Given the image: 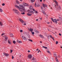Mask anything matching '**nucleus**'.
<instances>
[{"label": "nucleus", "instance_id": "nucleus-1", "mask_svg": "<svg viewBox=\"0 0 62 62\" xmlns=\"http://www.w3.org/2000/svg\"><path fill=\"white\" fill-rule=\"evenodd\" d=\"M13 10H14V11H15V12L16 13V14H17L18 15L19 14H20V13L17 10H16V9H14Z\"/></svg>", "mask_w": 62, "mask_h": 62}, {"label": "nucleus", "instance_id": "nucleus-2", "mask_svg": "<svg viewBox=\"0 0 62 62\" xmlns=\"http://www.w3.org/2000/svg\"><path fill=\"white\" fill-rule=\"evenodd\" d=\"M51 20L54 22H55L56 23H57V20L56 19H53V18H51Z\"/></svg>", "mask_w": 62, "mask_h": 62}, {"label": "nucleus", "instance_id": "nucleus-3", "mask_svg": "<svg viewBox=\"0 0 62 62\" xmlns=\"http://www.w3.org/2000/svg\"><path fill=\"white\" fill-rule=\"evenodd\" d=\"M18 9L20 11H24V10L23 9L20 7L19 8H18Z\"/></svg>", "mask_w": 62, "mask_h": 62}, {"label": "nucleus", "instance_id": "nucleus-4", "mask_svg": "<svg viewBox=\"0 0 62 62\" xmlns=\"http://www.w3.org/2000/svg\"><path fill=\"white\" fill-rule=\"evenodd\" d=\"M28 12H29V13H32V14H34V11H31L30 10H28Z\"/></svg>", "mask_w": 62, "mask_h": 62}, {"label": "nucleus", "instance_id": "nucleus-5", "mask_svg": "<svg viewBox=\"0 0 62 62\" xmlns=\"http://www.w3.org/2000/svg\"><path fill=\"white\" fill-rule=\"evenodd\" d=\"M4 38L5 41H6V40H7V39H8V37L6 36H4Z\"/></svg>", "mask_w": 62, "mask_h": 62}, {"label": "nucleus", "instance_id": "nucleus-6", "mask_svg": "<svg viewBox=\"0 0 62 62\" xmlns=\"http://www.w3.org/2000/svg\"><path fill=\"white\" fill-rule=\"evenodd\" d=\"M19 21L22 23H24V21H23V20H22V19L21 18L19 19Z\"/></svg>", "mask_w": 62, "mask_h": 62}, {"label": "nucleus", "instance_id": "nucleus-7", "mask_svg": "<svg viewBox=\"0 0 62 62\" xmlns=\"http://www.w3.org/2000/svg\"><path fill=\"white\" fill-rule=\"evenodd\" d=\"M32 14H32V13L31 14L28 13L27 14V15H28V16H31V15H32Z\"/></svg>", "mask_w": 62, "mask_h": 62}, {"label": "nucleus", "instance_id": "nucleus-8", "mask_svg": "<svg viewBox=\"0 0 62 62\" xmlns=\"http://www.w3.org/2000/svg\"><path fill=\"white\" fill-rule=\"evenodd\" d=\"M19 6L20 7H22V8H24V5H19Z\"/></svg>", "mask_w": 62, "mask_h": 62}, {"label": "nucleus", "instance_id": "nucleus-9", "mask_svg": "<svg viewBox=\"0 0 62 62\" xmlns=\"http://www.w3.org/2000/svg\"><path fill=\"white\" fill-rule=\"evenodd\" d=\"M3 54L5 55L6 56H8L9 55V54H6L5 53H3Z\"/></svg>", "mask_w": 62, "mask_h": 62}, {"label": "nucleus", "instance_id": "nucleus-10", "mask_svg": "<svg viewBox=\"0 0 62 62\" xmlns=\"http://www.w3.org/2000/svg\"><path fill=\"white\" fill-rule=\"evenodd\" d=\"M23 4L24 5H24V8L25 7V6H28V4L25 3H24Z\"/></svg>", "mask_w": 62, "mask_h": 62}, {"label": "nucleus", "instance_id": "nucleus-11", "mask_svg": "<svg viewBox=\"0 0 62 62\" xmlns=\"http://www.w3.org/2000/svg\"><path fill=\"white\" fill-rule=\"evenodd\" d=\"M28 56L29 58L31 59L32 58V55L31 54L29 55Z\"/></svg>", "mask_w": 62, "mask_h": 62}, {"label": "nucleus", "instance_id": "nucleus-12", "mask_svg": "<svg viewBox=\"0 0 62 62\" xmlns=\"http://www.w3.org/2000/svg\"><path fill=\"white\" fill-rule=\"evenodd\" d=\"M39 36L41 38H42V39H43L44 38V37L41 34H40Z\"/></svg>", "mask_w": 62, "mask_h": 62}, {"label": "nucleus", "instance_id": "nucleus-13", "mask_svg": "<svg viewBox=\"0 0 62 62\" xmlns=\"http://www.w3.org/2000/svg\"><path fill=\"white\" fill-rule=\"evenodd\" d=\"M54 2H55V4L57 5V6H58V2H57L56 1V0H55L54 1Z\"/></svg>", "mask_w": 62, "mask_h": 62}, {"label": "nucleus", "instance_id": "nucleus-14", "mask_svg": "<svg viewBox=\"0 0 62 62\" xmlns=\"http://www.w3.org/2000/svg\"><path fill=\"white\" fill-rule=\"evenodd\" d=\"M41 12H42V13H43V14L44 15L46 14V13H45V11L44 10H42Z\"/></svg>", "mask_w": 62, "mask_h": 62}, {"label": "nucleus", "instance_id": "nucleus-15", "mask_svg": "<svg viewBox=\"0 0 62 62\" xmlns=\"http://www.w3.org/2000/svg\"><path fill=\"white\" fill-rule=\"evenodd\" d=\"M50 37L51 38V39H53V40H54V38L53 37H52V36L51 35H50Z\"/></svg>", "mask_w": 62, "mask_h": 62}, {"label": "nucleus", "instance_id": "nucleus-16", "mask_svg": "<svg viewBox=\"0 0 62 62\" xmlns=\"http://www.w3.org/2000/svg\"><path fill=\"white\" fill-rule=\"evenodd\" d=\"M17 42H18V43H21L22 42V41H19L18 40H17Z\"/></svg>", "mask_w": 62, "mask_h": 62}, {"label": "nucleus", "instance_id": "nucleus-17", "mask_svg": "<svg viewBox=\"0 0 62 62\" xmlns=\"http://www.w3.org/2000/svg\"><path fill=\"white\" fill-rule=\"evenodd\" d=\"M16 3L18 4H20V2H19V1H18V0H16Z\"/></svg>", "mask_w": 62, "mask_h": 62}, {"label": "nucleus", "instance_id": "nucleus-18", "mask_svg": "<svg viewBox=\"0 0 62 62\" xmlns=\"http://www.w3.org/2000/svg\"><path fill=\"white\" fill-rule=\"evenodd\" d=\"M10 37H13V35L12 33H10Z\"/></svg>", "mask_w": 62, "mask_h": 62}, {"label": "nucleus", "instance_id": "nucleus-19", "mask_svg": "<svg viewBox=\"0 0 62 62\" xmlns=\"http://www.w3.org/2000/svg\"><path fill=\"white\" fill-rule=\"evenodd\" d=\"M30 31H31V32H33V29H32L31 28H30Z\"/></svg>", "mask_w": 62, "mask_h": 62}, {"label": "nucleus", "instance_id": "nucleus-20", "mask_svg": "<svg viewBox=\"0 0 62 62\" xmlns=\"http://www.w3.org/2000/svg\"><path fill=\"white\" fill-rule=\"evenodd\" d=\"M47 53H48V54H50V55H51V54H51V52H50V51H47Z\"/></svg>", "mask_w": 62, "mask_h": 62}, {"label": "nucleus", "instance_id": "nucleus-21", "mask_svg": "<svg viewBox=\"0 0 62 62\" xmlns=\"http://www.w3.org/2000/svg\"><path fill=\"white\" fill-rule=\"evenodd\" d=\"M55 60L57 62H58V59H57V57L55 58Z\"/></svg>", "mask_w": 62, "mask_h": 62}, {"label": "nucleus", "instance_id": "nucleus-22", "mask_svg": "<svg viewBox=\"0 0 62 62\" xmlns=\"http://www.w3.org/2000/svg\"><path fill=\"white\" fill-rule=\"evenodd\" d=\"M30 9H33V7L32 6H31L30 7Z\"/></svg>", "mask_w": 62, "mask_h": 62}, {"label": "nucleus", "instance_id": "nucleus-23", "mask_svg": "<svg viewBox=\"0 0 62 62\" xmlns=\"http://www.w3.org/2000/svg\"><path fill=\"white\" fill-rule=\"evenodd\" d=\"M0 25L1 26L3 25V23L2 22H0Z\"/></svg>", "mask_w": 62, "mask_h": 62}, {"label": "nucleus", "instance_id": "nucleus-24", "mask_svg": "<svg viewBox=\"0 0 62 62\" xmlns=\"http://www.w3.org/2000/svg\"><path fill=\"white\" fill-rule=\"evenodd\" d=\"M15 7H16V8H19L20 7L18 6H17L16 5H15Z\"/></svg>", "mask_w": 62, "mask_h": 62}, {"label": "nucleus", "instance_id": "nucleus-25", "mask_svg": "<svg viewBox=\"0 0 62 62\" xmlns=\"http://www.w3.org/2000/svg\"><path fill=\"white\" fill-rule=\"evenodd\" d=\"M43 8H46V5L44 4H43Z\"/></svg>", "mask_w": 62, "mask_h": 62}, {"label": "nucleus", "instance_id": "nucleus-26", "mask_svg": "<svg viewBox=\"0 0 62 62\" xmlns=\"http://www.w3.org/2000/svg\"><path fill=\"white\" fill-rule=\"evenodd\" d=\"M34 31L36 33H39V32L37 30L35 31V30Z\"/></svg>", "mask_w": 62, "mask_h": 62}, {"label": "nucleus", "instance_id": "nucleus-27", "mask_svg": "<svg viewBox=\"0 0 62 62\" xmlns=\"http://www.w3.org/2000/svg\"><path fill=\"white\" fill-rule=\"evenodd\" d=\"M23 39L25 40L26 41V40H27V38H26L25 37Z\"/></svg>", "mask_w": 62, "mask_h": 62}, {"label": "nucleus", "instance_id": "nucleus-28", "mask_svg": "<svg viewBox=\"0 0 62 62\" xmlns=\"http://www.w3.org/2000/svg\"><path fill=\"white\" fill-rule=\"evenodd\" d=\"M25 37V36H22V39H24V38Z\"/></svg>", "mask_w": 62, "mask_h": 62}, {"label": "nucleus", "instance_id": "nucleus-29", "mask_svg": "<svg viewBox=\"0 0 62 62\" xmlns=\"http://www.w3.org/2000/svg\"><path fill=\"white\" fill-rule=\"evenodd\" d=\"M8 43H9V44H11V42L9 40H8Z\"/></svg>", "mask_w": 62, "mask_h": 62}, {"label": "nucleus", "instance_id": "nucleus-30", "mask_svg": "<svg viewBox=\"0 0 62 62\" xmlns=\"http://www.w3.org/2000/svg\"><path fill=\"white\" fill-rule=\"evenodd\" d=\"M58 8H57V9L58 10V9H60V6H59V7H58Z\"/></svg>", "mask_w": 62, "mask_h": 62}, {"label": "nucleus", "instance_id": "nucleus-31", "mask_svg": "<svg viewBox=\"0 0 62 62\" xmlns=\"http://www.w3.org/2000/svg\"><path fill=\"white\" fill-rule=\"evenodd\" d=\"M42 47L44 48H45V49H47V47L44 46H43Z\"/></svg>", "mask_w": 62, "mask_h": 62}, {"label": "nucleus", "instance_id": "nucleus-32", "mask_svg": "<svg viewBox=\"0 0 62 62\" xmlns=\"http://www.w3.org/2000/svg\"><path fill=\"white\" fill-rule=\"evenodd\" d=\"M28 40L30 41H31V42H33V41L32 40H31V39H29Z\"/></svg>", "mask_w": 62, "mask_h": 62}, {"label": "nucleus", "instance_id": "nucleus-33", "mask_svg": "<svg viewBox=\"0 0 62 62\" xmlns=\"http://www.w3.org/2000/svg\"><path fill=\"white\" fill-rule=\"evenodd\" d=\"M54 56H55V57H56V54H54Z\"/></svg>", "mask_w": 62, "mask_h": 62}, {"label": "nucleus", "instance_id": "nucleus-34", "mask_svg": "<svg viewBox=\"0 0 62 62\" xmlns=\"http://www.w3.org/2000/svg\"><path fill=\"white\" fill-rule=\"evenodd\" d=\"M0 12H2V11H3V10H2V9H1V8H0Z\"/></svg>", "mask_w": 62, "mask_h": 62}, {"label": "nucleus", "instance_id": "nucleus-35", "mask_svg": "<svg viewBox=\"0 0 62 62\" xmlns=\"http://www.w3.org/2000/svg\"><path fill=\"white\" fill-rule=\"evenodd\" d=\"M30 0L31 1V3H33L35 1V0H34H34Z\"/></svg>", "mask_w": 62, "mask_h": 62}, {"label": "nucleus", "instance_id": "nucleus-36", "mask_svg": "<svg viewBox=\"0 0 62 62\" xmlns=\"http://www.w3.org/2000/svg\"><path fill=\"white\" fill-rule=\"evenodd\" d=\"M28 38H31L30 36L29 35H28Z\"/></svg>", "mask_w": 62, "mask_h": 62}, {"label": "nucleus", "instance_id": "nucleus-37", "mask_svg": "<svg viewBox=\"0 0 62 62\" xmlns=\"http://www.w3.org/2000/svg\"><path fill=\"white\" fill-rule=\"evenodd\" d=\"M35 7H38V5H37L36 4H35Z\"/></svg>", "mask_w": 62, "mask_h": 62}, {"label": "nucleus", "instance_id": "nucleus-38", "mask_svg": "<svg viewBox=\"0 0 62 62\" xmlns=\"http://www.w3.org/2000/svg\"><path fill=\"white\" fill-rule=\"evenodd\" d=\"M34 13H35L37 14V13H38V11H35L34 12Z\"/></svg>", "mask_w": 62, "mask_h": 62}, {"label": "nucleus", "instance_id": "nucleus-39", "mask_svg": "<svg viewBox=\"0 0 62 62\" xmlns=\"http://www.w3.org/2000/svg\"><path fill=\"white\" fill-rule=\"evenodd\" d=\"M21 14H22V15H24V14H25V13H24V12L21 13Z\"/></svg>", "mask_w": 62, "mask_h": 62}, {"label": "nucleus", "instance_id": "nucleus-40", "mask_svg": "<svg viewBox=\"0 0 62 62\" xmlns=\"http://www.w3.org/2000/svg\"><path fill=\"white\" fill-rule=\"evenodd\" d=\"M58 43V41H56V44H57Z\"/></svg>", "mask_w": 62, "mask_h": 62}, {"label": "nucleus", "instance_id": "nucleus-41", "mask_svg": "<svg viewBox=\"0 0 62 62\" xmlns=\"http://www.w3.org/2000/svg\"><path fill=\"white\" fill-rule=\"evenodd\" d=\"M31 33H32V35H34V32L32 31L31 32Z\"/></svg>", "mask_w": 62, "mask_h": 62}, {"label": "nucleus", "instance_id": "nucleus-42", "mask_svg": "<svg viewBox=\"0 0 62 62\" xmlns=\"http://www.w3.org/2000/svg\"><path fill=\"white\" fill-rule=\"evenodd\" d=\"M13 42L15 44V43H16V42H15V41H13Z\"/></svg>", "mask_w": 62, "mask_h": 62}, {"label": "nucleus", "instance_id": "nucleus-43", "mask_svg": "<svg viewBox=\"0 0 62 62\" xmlns=\"http://www.w3.org/2000/svg\"><path fill=\"white\" fill-rule=\"evenodd\" d=\"M23 31L22 30H21L20 31V32L21 33H22V32H23Z\"/></svg>", "mask_w": 62, "mask_h": 62}, {"label": "nucleus", "instance_id": "nucleus-44", "mask_svg": "<svg viewBox=\"0 0 62 62\" xmlns=\"http://www.w3.org/2000/svg\"><path fill=\"white\" fill-rule=\"evenodd\" d=\"M35 60V58L33 57L32 59V60Z\"/></svg>", "mask_w": 62, "mask_h": 62}, {"label": "nucleus", "instance_id": "nucleus-45", "mask_svg": "<svg viewBox=\"0 0 62 62\" xmlns=\"http://www.w3.org/2000/svg\"><path fill=\"white\" fill-rule=\"evenodd\" d=\"M41 9H42V10L44 9L42 7H41Z\"/></svg>", "mask_w": 62, "mask_h": 62}, {"label": "nucleus", "instance_id": "nucleus-46", "mask_svg": "<svg viewBox=\"0 0 62 62\" xmlns=\"http://www.w3.org/2000/svg\"><path fill=\"white\" fill-rule=\"evenodd\" d=\"M5 5V3H3L2 4V5L3 6H4V5Z\"/></svg>", "mask_w": 62, "mask_h": 62}, {"label": "nucleus", "instance_id": "nucleus-47", "mask_svg": "<svg viewBox=\"0 0 62 62\" xmlns=\"http://www.w3.org/2000/svg\"><path fill=\"white\" fill-rule=\"evenodd\" d=\"M3 35H5V34L4 33H2L1 34V36H3Z\"/></svg>", "mask_w": 62, "mask_h": 62}, {"label": "nucleus", "instance_id": "nucleus-48", "mask_svg": "<svg viewBox=\"0 0 62 62\" xmlns=\"http://www.w3.org/2000/svg\"><path fill=\"white\" fill-rule=\"evenodd\" d=\"M48 37V39H50V36H48L47 37Z\"/></svg>", "mask_w": 62, "mask_h": 62}, {"label": "nucleus", "instance_id": "nucleus-49", "mask_svg": "<svg viewBox=\"0 0 62 62\" xmlns=\"http://www.w3.org/2000/svg\"><path fill=\"white\" fill-rule=\"evenodd\" d=\"M13 51V50H11V53L12 52V51Z\"/></svg>", "mask_w": 62, "mask_h": 62}, {"label": "nucleus", "instance_id": "nucleus-50", "mask_svg": "<svg viewBox=\"0 0 62 62\" xmlns=\"http://www.w3.org/2000/svg\"><path fill=\"white\" fill-rule=\"evenodd\" d=\"M60 20H62V18H61V17H60Z\"/></svg>", "mask_w": 62, "mask_h": 62}, {"label": "nucleus", "instance_id": "nucleus-51", "mask_svg": "<svg viewBox=\"0 0 62 62\" xmlns=\"http://www.w3.org/2000/svg\"><path fill=\"white\" fill-rule=\"evenodd\" d=\"M50 27H51V28H53V27L52 26H50Z\"/></svg>", "mask_w": 62, "mask_h": 62}, {"label": "nucleus", "instance_id": "nucleus-52", "mask_svg": "<svg viewBox=\"0 0 62 62\" xmlns=\"http://www.w3.org/2000/svg\"><path fill=\"white\" fill-rule=\"evenodd\" d=\"M59 36H61V34L60 33H59Z\"/></svg>", "mask_w": 62, "mask_h": 62}, {"label": "nucleus", "instance_id": "nucleus-53", "mask_svg": "<svg viewBox=\"0 0 62 62\" xmlns=\"http://www.w3.org/2000/svg\"><path fill=\"white\" fill-rule=\"evenodd\" d=\"M33 11H35V9H33Z\"/></svg>", "mask_w": 62, "mask_h": 62}, {"label": "nucleus", "instance_id": "nucleus-54", "mask_svg": "<svg viewBox=\"0 0 62 62\" xmlns=\"http://www.w3.org/2000/svg\"><path fill=\"white\" fill-rule=\"evenodd\" d=\"M12 59H14V56H12Z\"/></svg>", "mask_w": 62, "mask_h": 62}, {"label": "nucleus", "instance_id": "nucleus-55", "mask_svg": "<svg viewBox=\"0 0 62 62\" xmlns=\"http://www.w3.org/2000/svg\"><path fill=\"white\" fill-rule=\"evenodd\" d=\"M39 52H40V50H39L38 51V53H39Z\"/></svg>", "mask_w": 62, "mask_h": 62}, {"label": "nucleus", "instance_id": "nucleus-56", "mask_svg": "<svg viewBox=\"0 0 62 62\" xmlns=\"http://www.w3.org/2000/svg\"><path fill=\"white\" fill-rule=\"evenodd\" d=\"M46 7L47 8V5H46Z\"/></svg>", "mask_w": 62, "mask_h": 62}, {"label": "nucleus", "instance_id": "nucleus-57", "mask_svg": "<svg viewBox=\"0 0 62 62\" xmlns=\"http://www.w3.org/2000/svg\"><path fill=\"white\" fill-rule=\"evenodd\" d=\"M42 41H40V43H42Z\"/></svg>", "mask_w": 62, "mask_h": 62}, {"label": "nucleus", "instance_id": "nucleus-58", "mask_svg": "<svg viewBox=\"0 0 62 62\" xmlns=\"http://www.w3.org/2000/svg\"><path fill=\"white\" fill-rule=\"evenodd\" d=\"M57 21H59V19H57Z\"/></svg>", "mask_w": 62, "mask_h": 62}, {"label": "nucleus", "instance_id": "nucleus-59", "mask_svg": "<svg viewBox=\"0 0 62 62\" xmlns=\"http://www.w3.org/2000/svg\"><path fill=\"white\" fill-rule=\"evenodd\" d=\"M39 50V49H37L36 51H38Z\"/></svg>", "mask_w": 62, "mask_h": 62}, {"label": "nucleus", "instance_id": "nucleus-60", "mask_svg": "<svg viewBox=\"0 0 62 62\" xmlns=\"http://www.w3.org/2000/svg\"><path fill=\"white\" fill-rule=\"evenodd\" d=\"M60 32L61 33H62V31H60Z\"/></svg>", "mask_w": 62, "mask_h": 62}, {"label": "nucleus", "instance_id": "nucleus-61", "mask_svg": "<svg viewBox=\"0 0 62 62\" xmlns=\"http://www.w3.org/2000/svg\"><path fill=\"white\" fill-rule=\"evenodd\" d=\"M40 2H42V0H40Z\"/></svg>", "mask_w": 62, "mask_h": 62}, {"label": "nucleus", "instance_id": "nucleus-62", "mask_svg": "<svg viewBox=\"0 0 62 62\" xmlns=\"http://www.w3.org/2000/svg\"><path fill=\"white\" fill-rule=\"evenodd\" d=\"M40 20H42V18L41 17L40 18Z\"/></svg>", "mask_w": 62, "mask_h": 62}, {"label": "nucleus", "instance_id": "nucleus-63", "mask_svg": "<svg viewBox=\"0 0 62 62\" xmlns=\"http://www.w3.org/2000/svg\"><path fill=\"white\" fill-rule=\"evenodd\" d=\"M36 21H38V19H37L36 20Z\"/></svg>", "mask_w": 62, "mask_h": 62}, {"label": "nucleus", "instance_id": "nucleus-64", "mask_svg": "<svg viewBox=\"0 0 62 62\" xmlns=\"http://www.w3.org/2000/svg\"><path fill=\"white\" fill-rule=\"evenodd\" d=\"M24 25H26V23H25L24 24Z\"/></svg>", "mask_w": 62, "mask_h": 62}]
</instances>
